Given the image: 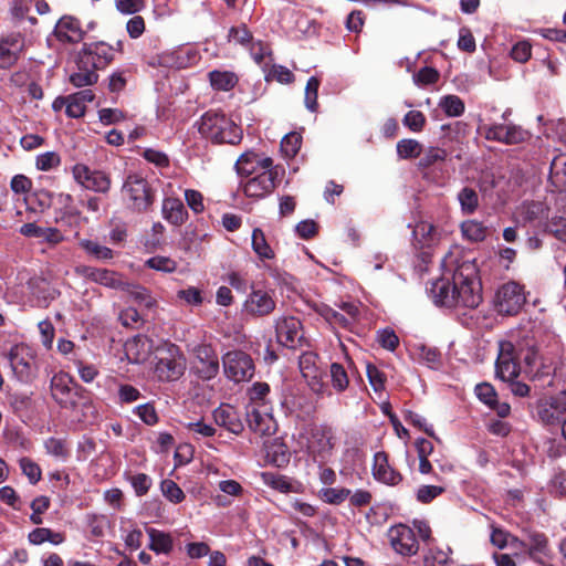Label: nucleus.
Segmentation results:
<instances>
[{
    "mask_svg": "<svg viewBox=\"0 0 566 566\" xmlns=\"http://www.w3.org/2000/svg\"><path fill=\"white\" fill-rule=\"evenodd\" d=\"M441 264L444 276L432 283L430 294L436 305L454 308L460 295L455 283L460 270V248L453 245L442 259Z\"/></svg>",
    "mask_w": 566,
    "mask_h": 566,
    "instance_id": "1",
    "label": "nucleus"
},
{
    "mask_svg": "<svg viewBox=\"0 0 566 566\" xmlns=\"http://www.w3.org/2000/svg\"><path fill=\"white\" fill-rule=\"evenodd\" d=\"M199 133L214 144L238 145L242 139V129L224 114L213 111L201 116Z\"/></svg>",
    "mask_w": 566,
    "mask_h": 566,
    "instance_id": "2",
    "label": "nucleus"
},
{
    "mask_svg": "<svg viewBox=\"0 0 566 566\" xmlns=\"http://www.w3.org/2000/svg\"><path fill=\"white\" fill-rule=\"evenodd\" d=\"M154 374L160 381L178 380L186 370L187 360L181 349L172 343H160L156 347Z\"/></svg>",
    "mask_w": 566,
    "mask_h": 566,
    "instance_id": "3",
    "label": "nucleus"
},
{
    "mask_svg": "<svg viewBox=\"0 0 566 566\" xmlns=\"http://www.w3.org/2000/svg\"><path fill=\"white\" fill-rule=\"evenodd\" d=\"M120 192L127 208L135 212L147 211L155 201V195L148 181L135 172L126 176Z\"/></svg>",
    "mask_w": 566,
    "mask_h": 566,
    "instance_id": "4",
    "label": "nucleus"
},
{
    "mask_svg": "<svg viewBox=\"0 0 566 566\" xmlns=\"http://www.w3.org/2000/svg\"><path fill=\"white\" fill-rule=\"evenodd\" d=\"M222 363L226 376L234 382L248 381L254 375L253 360L242 350L227 353L222 358Z\"/></svg>",
    "mask_w": 566,
    "mask_h": 566,
    "instance_id": "5",
    "label": "nucleus"
},
{
    "mask_svg": "<svg viewBox=\"0 0 566 566\" xmlns=\"http://www.w3.org/2000/svg\"><path fill=\"white\" fill-rule=\"evenodd\" d=\"M526 302L523 287L516 282L503 284L495 295V307L500 314L515 315Z\"/></svg>",
    "mask_w": 566,
    "mask_h": 566,
    "instance_id": "6",
    "label": "nucleus"
},
{
    "mask_svg": "<svg viewBox=\"0 0 566 566\" xmlns=\"http://www.w3.org/2000/svg\"><path fill=\"white\" fill-rule=\"evenodd\" d=\"M190 352L193 355V369L201 379L210 380L218 375L219 358L211 345L197 344Z\"/></svg>",
    "mask_w": 566,
    "mask_h": 566,
    "instance_id": "7",
    "label": "nucleus"
},
{
    "mask_svg": "<svg viewBox=\"0 0 566 566\" xmlns=\"http://www.w3.org/2000/svg\"><path fill=\"white\" fill-rule=\"evenodd\" d=\"M482 302V283L474 263L462 262V305L475 308Z\"/></svg>",
    "mask_w": 566,
    "mask_h": 566,
    "instance_id": "8",
    "label": "nucleus"
},
{
    "mask_svg": "<svg viewBox=\"0 0 566 566\" xmlns=\"http://www.w3.org/2000/svg\"><path fill=\"white\" fill-rule=\"evenodd\" d=\"M81 390L66 373H57L51 379L52 397L62 408H74Z\"/></svg>",
    "mask_w": 566,
    "mask_h": 566,
    "instance_id": "9",
    "label": "nucleus"
},
{
    "mask_svg": "<svg viewBox=\"0 0 566 566\" xmlns=\"http://www.w3.org/2000/svg\"><path fill=\"white\" fill-rule=\"evenodd\" d=\"M72 172L74 179L88 190L106 193L111 189V178L103 171L91 170L87 166L77 164L73 167Z\"/></svg>",
    "mask_w": 566,
    "mask_h": 566,
    "instance_id": "10",
    "label": "nucleus"
},
{
    "mask_svg": "<svg viewBox=\"0 0 566 566\" xmlns=\"http://www.w3.org/2000/svg\"><path fill=\"white\" fill-rule=\"evenodd\" d=\"M480 129L485 135L486 139L496 140L507 145L524 143L530 138L528 132L515 125H483Z\"/></svg>",
    "mask_w": 566,
    "mask_h": 566,
    "instance_id": "11",
    "label": "nucleus"
},
{
    "mask_svg": "<svg viewBox=\"0 0 566 566\" xmlns=\"http://www.w3.org/2000/svg\"><path fill=\"white\" fill-rule=\"evenodd\" d=\"M270 407L255 403L247 406V422L253 432L260 436H270L276 431V422L270 412Z\"/></svg>",
    "mask_w": 566,
    "mask_h": 566,
    "instance_id": "12",
    "label": "nucleus"
},
{
    "mask_svg": "<svg viewBox=\"0 0 566 566\" xmlns=\"http://www.w3.org/2000/svg\"><path fill=\"white\" fill-rule=\"evenodd\" d=\"M516 359L515 345L512 342H501L496 359V376L501 380L507 382L517 378L520 367Z\"/></svg>",
    "mask_w": 566,
    "mask_h": 566,
    "instance_id": "13",
    "label": "nucleus"
},
{
    "mask_svg": "<svg viewBox=\"0 0 566 566\" xmlns=\"http://www.w3.org/2000/svg\"><path fill=\"white\" fill-rule=\"evenodd\" d=\"M78 57L84 66L91 65L101 70L106 67L114 57L113 48L104 42L85 44L78 52Z\"/></svg>",
    "mask_w": 566,
    "mask_h": 566,
    "instance_id": "14",
    "label": "nucleus"
},
{
    "mask_svg": "<svg viewBox=\"0 0 566 566\" xmlns=\"http://www.w3.org/2000/svg\"><path fill=\"white\" fill-rule=\"evenodd\" d=\"M275 332L277 342L287 348H296L303 340L301 321L293 316L279 318Z\"/></svg>",
    "mask_w": 566,
    "mask_h": 566,
    "instance_id": "15",
    "label": "nucleus"
},
{
    "mask_svg": "<svg viewBox=\"0 0 566 566\" xmlns=\"http://www.w3.org/2000/svg\"><path fill=\"white\" fill-rule=\"evenodd\" d=\"M389 539L395 552L402 556H412L419 551L413 528L407 525L400 524L391 527L389 530Z\"/></svg>",
    "mask_w": 566,
    "mask_h": 566,
    "instance_id": "16",
    "label": "nucleus"
},
{
    "mask_svg": "<svg viewBox=\"0 0 566 566\" xmlns=\"http://www.w3.org/2000/svg\"><path fill=\"white\" fill-rule=\"evenodd\" d=\"M25 49V38L20 32L10 33L0 40V67L13 66Z\"/></svg>",
    "mask_w": 566,
    "mask_h": 566,
    "instance_id": "17",
    "label": "nucleus"
},
{
    "mask_svg": "<svg viewBox=\"0 0 566 566\" xmlns=\"http://www.w3.org/2000/svg\"><path fill=\"white\" fill-rule=\"evenodd\" d=\"M273 293L258 289L252 290L243 304L244 311L253 316H266L275 310Z\"/></svg>",
    "mask_w": 566,
    "mask_h": 566,
    "instance_id": "18",
    "label": "nucleus"
},
{
    "mask_svg": "<svg viewBox=\"0 0 566 566\" xmlns=\"http://www.w3.org/2000/svg\"><path fill=\"white\" fill-rule=\"evenodd\" d=\"M155 342L147 335H137L125 344L127 358L135 364H142L149 359L151 354L156 355Z\"/></svg>",
    "mask_w": 566,
    "mask_h": 566,
    "instance_id": "19",
    "label": "nucleus"
},
{
    "mask_svg": "<svg viewBox=\"0 0 566 566\" xmlns=\"http://www.w3.org/2000/svg\"><path fill=\"white\" fill-rule=\"evenodd\" d=\"M277 171H260L243 186V192L250 198H263L275 189Z\"/></svg>",
    "mask_w": 566,
    "mask_h": 566,
    "instance_id": "20",
    "label": "nucleus"
},
{
    "mask_svg": "<svg viewBox=\"0 0 566 566\" xmlns=\"http://www.w3.org/2000/svg\"><path fill=\"white\" fill-rule=\"evenodd\" d=\"M371 473L376 481L387 485L394 486L402 481V475L390 465L388 454L384 451L374 454Z\"/></svg>",
    "mask_w": 566,
    "mask_h": 566,
    "instance_id": "21",
    "label": "nucleus"
},
{
    "mask_svg": "<svg viewBox=\"0 0 566 566\" xmlns=\"http://www.w3.org/2000/svg\"><path fill=\"white\" fill-rule=\"evenodd\" d=\"M8 359L13 373L19 378H25L30 375L34 357L28 346L19 344L11 347L8 354Z\"/></svg>",
    "mask_w": 566,
    "mask_h": 566,
    "instance_id": "22",
    "label": "nucleus"
},
{
    "mask_svg": "<svg viewBox=\"0 0 566 566\" xmlns=\"http://www.w3.org/2000/svg\"><path fill=\"white\" fill-rule=\"evenodd\" d=\"M212 416L218 426L226 428L230 432L240 434L243 431V423L234 407L221 405L213 410Z\"/></svg>",
    "mask_w": 566,
    "mask_h": 566,
    "instance_id": "23",
    "label": "nucleus"
},
{
    "mask_svg": "<svg viewBox=\"0 0 566 566\" xmlns=\"http://www.w3.org/2000/svg\"><path fill=\"white\" fill-rule=\"evenodd\" d=\"M54 34L62 42L77 43L83 39L84 32L78 20L63 17L56 23Z\"/></svg>",
    "mask_w": 566,
    "mask_h": 566,
    "instance_id": "24",
    "label": "nucleus"
},
{
    "mask_svg": "<svg viewBox=\"0 0 566 566\" xmlns=\"http://www.w3.org/2000/svg\"><path fill=\"white\" fill-rule=\"evenodd\" d=\"M86 276L92 282L109 289L122 290L127 287V282L124 281L123 275L108 269H88Z\"/></svg>",
    "mask_w": 566,
    "mask_h": 566,
    "instance_id": "25",
    "label": "nucleus"
},
{
    "mask_svg": "<svg viewBox=\"0 0 566 566\" xmlns=\"http://www.w3.org/2000/svg\"><path fill=\"white\" fill-rule=\"evenodd\" d=\"M515 217L523 224L534 223L547 217V207L541 201L523 202L516 208Z\"/></svg>",
    "mask_w": 566,
    "mask_h": 566,
    "instance_id": "26",
    "label": "nucleus"
},
{
    "mask_svg": "<svg viewBox=\"0 0 566 566\" xmlns=\"http://www.w3.org/2000/svg\"><path fill=\"white\" fill-rule=\"evenodd\" d=\"M557 396L545 398L537 403V415L539 419L546 424L559 423L566 416L558 403Z\"/></svg>",
    "mask_w": 566,
    "mask_h": 566,
    "instance_id": "27",
    "label": "nucleus"
},
{
    "mask_svg": "<svg viewBox=\"0 0 566 566\" xmlns=\"http://www.w3.org/2000/svg\"><path fill=\"white\" fill-rule=\"evenodd\" d=\"M515 355L518 359H522L528 368H531V371L537 366L539 357L536 343L533 338L525 336L518 340L515 345Z\"/></svg>",
    "mask_w": 566,
    "mask_h": 566,
    "instance_id": "28",
    "label": "nucleus"
},
{
    "mask_svg": "<svg viewBox=\"0 0 566 566\" xmlns=\"http://www.w3.org/2000/svg\"><path fill=\"white\" fill-rule=\"evenodd\" d=\"M164 218L171 224H182L187 218L184 203L176 198H166L163 202Z\"/></svg>",
    "mask_w": 566,
    "mask_h": 566,
    "instance_id": "29",
    "label": "nucleus"
},
{
    "mask_svg": "<svg viewBox=\"0 0 566 566\" xmlns=\"http://www.w3.org/2000/svg\"><path fill=\"white\" fill-rule=\"evenodd\" d=\"M334 447L332 431L328 428H317L313 431L308 448L318 454L328 453Z\"/></svg>",
    "mask_w": 566,
    "mask_h": 566,
    "instance_id": "30",
    "label": "nucleus"
},
{
    "mask_svg": "<svg viewBox=\"0 0 566 566\" xmlns=\"http://www.w3.org/2000/svg\"><path fill=\"white\" fill-rule=\"evenodd\" d=\"M413 245L419 249L431 247L436 241V229L433 224L427 221H420L416 224L413 231Z\"/></svg>",
    "mask_w": 566,
    "mask_h": 566,
    "instance_id": "31",
    "label": "nucleus"
},
{
    "mask_svg": "<svg viewBox=\"0 0 566 566\" xmlns=\"http://www.w3.org/2000/svg\"><path fill=\"white\" fill-rule=\"evenodd\" d=\"M76 64L77 71L70 76V82L75 87L91 86L97 82L96 69H93L91 65L84 66L78 56Z\"/></svg>",
    "mask_w": 566,
    "mask_h": 566,
    "instance_id": "32",
    "label": "nucleus"
},
{
    "mask_svg": "<svg viewBox=\"0 0 566 566\" xmlns=\"http://www.w3.org/2000/svg\"><path fill=\"white\" fill-rule=\"evenodd\" d=\"M211 86L217 91H230L238 83V76L230 71L213 70L208 74Z\"/></svg>",
    "mask_w": 566,
    "mask_h": 566,
    "instance_id": "33",
    "label": "nucleus"
},
{
    "mask_svg": "<svg viewBox=\"0 0 566 566\" xmlns=\"http://www.w3.org/2000/svg\"><path fill=\"white\" fill-rule=\"evenodd\" d=\"M149 536V548L157 554H168L172 549V539L169 534L149 527L146 530Z\"/></svg>",
    "mask_w": 566,
    "mask_h": 566,
    "instance_id": "34",
    "label": "nucleus"
},
{
    "mask_svg": "<svg viewBox=\"0 0 566 566\" xmlns=\"http://www.w3.org/2000/svg\"><path fill=\"white\" fill-rule=\"evenodd\" d=\"M78 245L86 252V254L99 261L111 260L115 255V252L112 249L99 244L97 241L81 239L78 241Z\"/></svg>",
    "mask_w": 566,
    "mask_h": 566,
    "instance_id": "35",
    "label": "nucleus"
},
{
    "mask_svg": "<svg viewBox=\"0 0 566 566\" xmlns=\"http://www.w3.org/2000/svg\"><path fill=\"white\" fill-rule=\"evenodd\" d=\"M29 541L33 545H41L45 542L59 545L64 542V535L46 527H39L29 534Z\"/></svg>",
    "mask_w": 566,
    "mask_h": 566,
    "instance_id": "36",
    "label": "nucleus"
},
{
    "mask_svg": "<svg viewBox=\"0 0 566 566\" xmlns=\"http://www.w3.org/2000/svg\"><path fill=\"white\" fill-rule=\"evenodd\" d=\"M252 249L261 260H272L274 251L268 243L264 232L255 228L252 232Z\"/></svg>",
    "mask_w": 566,
    "mask_h": 566,
    "instance_id": "37",
    "label": "nucleus"
},
{
    "mask_svg": "<svg viewBox=\"0 0 566 566\" xmlns=\"http://www.w3.org/2000/svg\"><path fill=\"white\" fill-rule=\"evenodd\" d=\"M145 268L155 270L157 272H161L165 274H170L176 272L178 268V262L170 256L166 255H154L147 259L144 263Z\"/></svg>",
    "mask_w": 566,
    "mask_h": 566,
    "instance_id": "38",
    "label": "nucleus"
},
{
    "mask_svg": "<svg viewBox=\"0 0 566 566\" xmlns=\"http://www.w3.org/2000/svg\"><path fill=\"white\" fill-rule=\"evenodd\" d=\"M549 178L556 186H566V154H559L553 158Z\"/></svg>",
    "mask_w": 566,
    "mask_h": 566,
    "instance_id": "39",
    "label": "nucleus"
},
{
    "mask_svg": "<svg viewBox=\"0 0 566 566\" xmlns=\"http://www.w3.org/2000/svg\"><path fill=\"white\" fill-rule=\"evenodd\" d=\"M422 153V146L416 139H401L397 144V155L400 159L417 158Z\"/></svg>",
    "mask_w": 566,
    "mask_h": 566,
    "instance_id": "40",
    "label": "nucleus"
},
{
    "mask_svg": "<svg viewBox=\"0 0 566 566\" xmlns=\"http://www.w3.org/2000/svg\"><path fill=\"white\" fill-rule=\"evenodd\" d=\"M302 136L296 132L286 134L281 142V151L287 158H293L300 150Z\"/></svg>",
    "mask_w": 566,
    "mask_h": 566,
    "instance_id": "41",
    "label": "nucleus"
},
{
    "mask_svg": "<svg viewBox=\"0 0 566 566\" xmlns=\"http://www.w3.org/2000/svg\"><path fill=\"white\" fill-rule=\"evenodd\" d=\"M331 373V382L335 390L344 391L349 384V379L347 373L343 365L338 363H333L329 367Z\"/></svg>",
    "mask_w": 566,
    "mask_h": 566,
    "instance_id": "42",
    "label": "nucleus"
},
{
    "mask_svg": "<svg viewBox=\"0 0 566 566\" xmlns=\"http://www.w3.org/2000/svg\"><path fill=\"white\" fill-rule=\"evenodd\" d=\"M122 290L126 291L135 301L146 307H151L156 303L155 298L151 297L150 292L142 285L127 282V287Z\"/></svg>",
    "mask_w": 566,
    "mask_h": 566,
    "instance_id": "43",
    "label": "nucleus"
},
{
    "mask_svg": "<svg viewBox=\"0 0 566 566\" xmlns=\"http://www.w3.org/2000/svg\"><path fill=\"white\" fill-rule=\"evenodd\" d=\"M318 313L322 317H324L326 322L333 326L343 328H348L350 326V319H348L345 314L338 313L329 306L324 305L319 307Z\"/></svg>",
    "mask_w": 566,
    "mask_h": 566,
    "instance_id": "44",
    "label": "nucleus"
},
{
    "mask_svg": "<svg viewBox=\"0 0 566 566\" xmlns=\"http://www.w3.org/2000/svg\"><path fill=\"white\" fill-rule=\"evenodd\" d=\"M350 495V490L345 488H327L321 490V497L328 504L338 505Z\"/></svg>",
    "mask_w": 566,
    "mask_h": 566,
    "instance_id": "45",
    "label": "nucleus"
},
{
    "mask_svg": "<svg viewBox=\"0 0 566 566\" xmlns=\"http://www.w3.org/2000/svg\"><path fill=\"white\" fill-rule=\"evenodd\" d=\"M185 428L196 439L210 438V437L214 436V433H216V428L209 423H206L203 420L188 422L185 424Z\"/></svg>",
    "mask_w": 566,
    "mask_h": 566,
    "instance_id": "46",
    "label": "nucleus"
},
{
    "mask_svg": "<svg viewBox=\"0 0 566 566\" xmlns=\"http://www.w3.org/2000/svg\"><path fill=\"white\" fill-rule=\"evenodd\" d=\"M462 235L471 241H482L485 238V227L473 220L462 222Z\"/></svg>",
    "mask_w": 566,
    "mask_h": 566,
    "instance_id": "47",
    "label": "nucleus"
},
{
    "mask_svg": "<svg viewBox=\"0 0 566 566\" xmlns=\"http://www.w3.org/2000/svg\"><path fill=\"white\" fill-rule=\"evenodd\" d=\"M270 392V386L266 382H255L249 390L250 403H255L261 407H266V396Z\"/></svg>",
    "mask_w": 566,
    "mask_h": 566,
    "instance_id": "48",
    "label": "nucleus"
},
{
    "mask_svg": "<svg viewBox=\"0 0 566 566\" xmlns=\"http://www.w3.org/2000/svg\"><path fill=\"white\" fill-rule=\"evenodd\" d=\"M256 159V155L253 153H244L242 154L235 163L237 172L240 176H250L256 170V166H254V160Z\"/></svg>",
    "mask_w": 566,
    "mask_h": 566,
    "instance_id": "49",
    "label": "nucleus"
},
{
    "mask_svg": "<svg viewBox=\"0 0 566 566\" xmlns=\"http://www.w3.org/2000/svg\"><path fill=\"white\" fill-rule=\"evenodd\" d=\"M304 379L307 381V385L315 394H322L325 388V384L323 381V373L319 369L318 365H316L311 370L306 371L302 375Z\"/></svg>",
    "mask_w": 566,
    "mask_h": 566,
    "instance_id": "50",
    "label": "nucleus"
},
{
    "mask_svg": "<svg viewBox=\"0 0 566 566\" xmlns=\"http://www.w3.org/2000/svg\"><path fill=\"white\" fill-rule=\"evenodd\" d=\"M318 87V78L315 76L310 77L305 87V105L311 112H315L317 108Z\"/></svg>",
    "mask_w": 566,
    "mask_h": 566,
    "instance_id": "51",
    "label": "nucleus"
},
{
    "mask_svg": "<svg viewBox=\"0 0 566 566\" xmlns=\"http://www.w3.org/2000/svg\"><path fill=\"white\" fill-rule=\"evenodd\" d=\"M61 163L60 155L55 151H46L36 157L35 166L39 170L49 171Z\"/></svg>",
    "mask_w": 566,
    "mask_h": 566,
    "instance_id": "52",
    "label": "nucleus"
},
{
    "mask_svg": "<svg viewBox=\"0 0 566 566\" xmlns=\"http://www.w3.org/2000/svg\"><path fill=\"white\" fill-rule=\"evenodd\" d=\"M23 474L29 479L31 484H35L41 480V469L29 458H22L19 461Z\"/></svg>",
    "mask_w": 566,
    "mask_h": 566,
    "instance_id": "53",
    "label": "nucleus"
},
{
    "mask_svg": "<svg viewBox=\"0 0 566 566\" xmlns=\"http://www.w3.org/2000/svg\"><path fill=\"white\" fill-rule=\"evenodd\" d=\"M479 207V196L475 189L470 187L462 188V213H472Z\"/></svg>",
    "mask_w": 566,
    "mask_h": 566,
    "instance_id": "54",
    "label": "nucleus"
},
{
    "mask_svg": "<svg viewBox=\"0 0 566 566\" xmlns=\"http://www.w3.org/2000/svg\"><path fill=\"white\" fill-rule=\"evenodd\" d=\"M164 495L172 503H180L185 499L184 491L172 480H165L161 483Z\"/></svg>",
    "mask_w": 566,
    "mask_h": 566,
    "instance_id": "55",
    "label": "nucleus"
},
{
    "mask_svg": "<svg viewBox=\"0 0 566 566\" xmlns=\"http://www.w3.org/2000/svg\"><path fill=\"white\" fill-rule=\"evenodd\" d=\"M475 395L485 405L492 407L496 402V391L489 382H482L475 386Z\"/></svg>",
    "mask_w": 566,
    "mask_h": 566,
    "instance_id": "56",
    "label": "nucleus"
},
{
    "mask_svg": "<svg viewBox=\"0 0 566 566\" xmlns=\"http://www.w3.org/2000/svg\"><path fill=\"white\" fill-rule=\"evenodd\" d=\"M228 40L229 42H234L245 46L251 42L252 34L244 24L240 27H232L229 30Z\"/></svg>",
    "mask_w": 566,
    "mask_h": 566,
    "instance_id": "57",
    "label": "nucleus"
},
{
    "mask_svg": "<svg viewBox=\"0 0 566 566\" xmlns=\"http://www.w3.org/2000/svg\"><path fill=\"white\" fill-rule=\"evenodd\" d=\"M377 340L385 349L394 352L399 345V338L396 333L390 328H384L378 332Z\"/></svg>",
    "mask_w": 566,
    "mask_h": 566,
    "instance_id": "58",
    "label": "nucleus"
},
{
    "mask_svg": "<svg viewBox=\"0 0 566 566\" xmlns=\"http://www.w3.org/2000/svg\"><path fill=\"white\" fill-rule=\"evenodd\" d=\"M530 554L536 556L537 554L546 555L547 553V538L544 534L532 533L528 535Z\"/></svg>",
    "mask_w": 566,
    "mask_h": 566,
    "instance_id": "59",
    "label": "nucleus"
},
{
    "mask_svg": "<svg viewBox=\"0 0 566 566\" xmlns=\"http://www.w3.org/2000/svg\"><path fill=\"white\" fill-rule=\"evenodd\" d=\"M439 107L449 117L458 116L460 115V98L455 95H447L440 99Z\"/></svg>",
    "mask_w": 566,
    "mask_h": 566,
    "instance_id": "60",
    "label": "nucleus"
},
{
    "mask_svg": "<svg viewBox=\"0 0 566 566\" xmlns=\"http://www.w3.org/2000/svg\"><path fill=\"white\" fill-rule=\"evenodd\" d=\"M402 123L412 132H420L426 124V117L419 111H410L405 115Z\"/></svg>",
    "mask_w": 566,
    "mask_h": 566,
    "instance_id": "61",
    "label": "nucleus"
},
{
    "mask_svg": "<svg viewBox=\"0 0 566 566\" xmlns=\"http://www.w3.org/2000/svg\"><path fill=\"white\" fill-rule=\"evenodd\" d=\"M449 554L442 549H430L424 556V566H447Z\"/></svg>",
    "mask_w": 566,
    "mask_h": 566,
    "instance_id": "62",
    "label": "nucleus"
},
{
    "mask_svg": "<svg viewBox=\"0 0 566 566\" xmlns=\"http://www.w3.org/2000/svg\"><path fill=\"white\" fill-rule=\"evenodd\" d=\"M549 233L562 242H566V219L554 217L547 224Z\"/></svg>",
    "mask_w": 566,
    "mask_h": 566,
    "instance_id": "63",
    "label": "nucleus"
},
{
    "mask_svg": "<svg viewBox=\"0 0 566 566\" xmlns=\"http://www.w3.org/2000/svg\"><path fill=\"white\" fill-rule=\"evenodd\" d=\"M549 492L559 496H566V471L554 474L549 482Z\"/></svg>",
    "mask_w": 566,
    "mask_h": 566,
    "instance_id": "64",
    "label": "nucleus"
}]
</instances>
